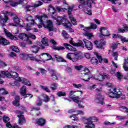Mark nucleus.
Here are the masks:
<instances>
[{
  "instance_id": "f257e3e1",
  "label": "nucleus",
  "mask_w": 128,
  "mask_h": 128,
  "mask_svg": "<svg viewBox=\"0 0 128 128\" xmlns=\"http://www.w3.org/2000/svg\"><path fill=\"white\" fill-rule=\"evenodd\" d=\"M48 10L50 13V14H52V18H54L56 21V24L58 26H60L63 23L64 26L66 28L67 30H69L70 32H74V29L72 28V24L70 23L68 20L66 19V16H64L63 17L56 16H54V15L56 14V10L52 6L50 5L48 7Z\"/></svg>"
},
{
  "instance_id": "f03ea898",
  "label": "nucleus",
  "mask_w": 128,
  "mask_h": 128,
  "mask_svg": "<svg viewBox=\"0 0 128 128\" xmlns=\"http://www.w3.org/2000/svg\"><path fill=\"white\" fill-rule=\"evenodd\" d=\"M2 14H4V18H2V16L0 14V24L2 22H6L8 20V16H15L13 18L14 23H10L8 24V26H21L22 28L26 26V25L24 24V21L18 18V16H16L14 14L10 13L8 11H3Z\"/></svg>"
},
{
  "instance_id": "7ed1b4c3",
  "label": "nucleus",
  "mask_w": 128,
  "mask_h": 128,
  "mask_svg": "<svg viewBox=\"0 0 128 128\" xmlns=\"http://www.w3.org/2000/svg\"><path fill=\"white\" fill-rule=\"evenodd\" d=\"M2 76H6L7 78H12L15 80L16 81L14 82V84L16 86H20V82H22V84H24L26 86H32L30 81L24 78L18 76V74L16 72L11 71L10 73L8 71H2Z\"/></svg>"
},
{
  "instance_id": "20e7f679",
  "label": "nucleus",
  "mask_w": 128,
  "mask_h": 128,
  "mask_svg": "<svg viewBox=\"0 0 128 128\" xmlns=\"http://www.w3.org/2000/svg\"><path fill=\"white\" fill-rule=\"evenodd\" d=\"M90 74V71L88 68H84L82 72V74H83L82 76H84L82 80L84 82H88L90 78H94V80H99V82H102L104 78L110 80V76L106 74V73H103L102 75L99 74L98 75V78H96L94 75H92Z\"/></svg>"
},
{
  "instance_id": "39448f33",
  "label": "nucleus",
  "mask_w": 128,
  "mask_h": 128,
  "mask_svg": "<svg viewBox=\"0 0 128 128\" xmlns=\"http://www.w3.org/2000/svg\"><path fill=\"white\" fill-rule=\"evenodd\" d=\"M47 18L48 16L45 14H43L40 16H35V20H39L37 26L38 28H42L44 26L45 28L48 30L49 32H52L54 30L52 22L50 20H48L46 22L44 21V18Z\"/></svg>"
},
{
  "instance_id": "423d86ee",
  "label": "nucleus",
  "mask_w": 128,
  "mask_h": 128,
  "mask_svg": "<svg viewBox=\"0 0 128 128\" xmlns=\"http://www.w3.org/2000/svg\"><path fill=\"white\" fill-rule=\"evenodd\" d=\"M82 120L84 124H86L85 128H96V126L93 122H98V120L94 116H91L89 118L84 116L82 118Z\"/></svg>"
},
{
  "instance_id": "0eeeda50",
  "label": "nucleus",
  "mask_w": 128,
  "mask_h": 128,
  "mask_svg": "<svg viewBox=\"0 0 128 128\" xmlns=\"http://www.w3.org/2000/svg\"><path fill=\"white\" fill-rule=\"evenodd\" d=\"M84 42L82 41H80V42L77 43H74L72 40L70 41V44H71L74 46H81V48H86L88 50H92V42L86 38L83 40Z\"/></svg>"
},
{
  "instance_id": "6e6552de",
  "label": "nucleus",
  "mask_w": 128,
  "mask_h": 128,
  "mask_svg": "<svg viewBox=\"0 0 128 128\" xmlns=\"http://www.w3.org/2000/svg\"><path fill=\"white\" fill-rule=\"evenodd\" d=\"M106 94L108 96L109 98H120L122 96V94L120 90L118 88H111L108 90L106 92Z\"/></svg>"
},
{
  "instance_id": "1a4fd4ad",
  "label": "nucleus",
  "mask_w": 128,
  "mask_h": 128,
  "mask_svg": "<svg viewBox=\"0 0 128 128\" xmlns=\"http://www.w3.org/2000/svg\"><path fill=\"white\" fill-rule=\"evenodd\" d=\"M90 26L85 27L83 29V30L84 31V32H83V34L84 36H86V38H87L88 40H92V38L94 37V34H92V33L88 32V30H96L98 28L96 24L92 22H91L90 24Z\"/></svg>"
},
{
  "instance_id": "9d476101",
  "label": "nucleus",
  "mask_w": 128,
  "mask_h": 128,
  "mask_svg": "<svg viewBox=\"0 0 128 128\" xmlns=\"http://www.w3.org/2000/svg\"><path fill=\"white\" fill-rule=\"evenodd\" d=\"M20 56L22 60H26L28 58H30L31 60H35L36 62H44V59L42 58V56H36L35 57L32 56V54H26L25 53H22L20 54Z\"/></svg>"
},
{
  "instance_id": "9b49d317",
  "label": "nucleus",
  "mask_w": 128,
  "mask_h": 128,
  "mask_svg": "<svg viewBox=\"0 0 128 128\" xmlns=\"http://www.w3.org/2000/svg\"><path fill=\"white\" fill-rule=\"evenodd\" d=\"M4 5L5 6L10 8V6H13V8H14V6H18V4H22L24 2V0H12L8 1L4 0Z\"/></svg>"
},
{
  "instance_id": "f8f14e48",
  "label": "nucleus",
  "mask_w": 128,
  "mask_h": 128,
  "mask_svg": "<svg viewBox=\"0 0 128 128\" xmlns=\"http://www.w3.org/2000/svg\"><path fill=\"white\" fill-rule=\"evenodd\" d=\"M66 58H68V60H72V62H78V60L80 58V54L78 53H68L66 54Z\"/></svg>"
},
{
  "instance_id": "ddd939ff",
  "label": "nucleus",
  "mask_w": 128,
  "mask_h": 128,
  "mask_svg": "<svg viewBox=\"0 0 128 128\" xmlns=\"http://www.w3.org/2000/svg\"><path fill=\"white\" fill-rule=\"evenodd\" d=\"M16 114H17L18 118V124L20 126H22L24 122H26V119H24V116L22 115L24 112H20V110H16Z\"/></svg>"
},
{
  "instance_id": "4468645a",
  "label": "nucleus",
  "mask_w": 128,
  "mask_h": 128,
  "mask_svg": "<svg viewBox=\"0 0 128 128\" xmlns=\"http://www.w3.org/2000/svg\"><path fill=\"white\" fill-rule=\"evenodd\" d=\"M99 30L100 32L99 36H100V38H102V36H110V31H108L106 27H101Z\"/></svg>"
},
{
  "instance_id": "2eb2a0df",
  "label": "nucleus",
  "mask_w": 128,
  "mask_h": 128,
  "mask_svg": "<svg viewBox=\"0 0 128 128\" xmlns=\"http://www.w3.org/2000/svg\"><path fill=\"white\" fill-rule=\"evenodd\" d=\"M72 12V6L68 7V14L69 19L70 20L73 26H76V20L74 19L72 15L71 14Z\"/></svg>"
},
{
  "instance_id": "dca6fc26",
  "label": "nucleus",
  "mask_w": 128,
  "mask_h": 128,
  "mask_svg": "<svg viewBox=\"0 0 128 128\" xmlns=\"http://www.w3.org/2000/svg\"><path fill=\"white\" fill-rule=\"evenodd\" d=\"M94 42L98 48H102L104 50L103 46H106V39H101L100 41L96 40Z\"/></svg>"
},
{
  "instance_id": "f3484780",
  "label": "nucleus",
  "mask_w": 128,
  "mask_h": 128,
  "mask_svg": "<svg viewBox=\"0 0 128 128\" xmlns=\"http://www.w3.org/2000/svg\"><path fill=\"white\" fill-rule=\"evenodd\" d=\"M20 94L22 96H24V98H32V95L31 94H26V87L25 86H23L20 88Z\"/></svg>"
},
{
  "instance_id": "a211bd4d",
  "label": "nucleus",
  "mask_w": 128,
  "mask_h": 128,
  "mask_svg": "<svg viewBox=\"0 0 128 128\" xmlns=\"http://www.w3.org/2000/svg\"><path fill=\"white\" fill-rule=\"evenodd\" d=\"M44 3L41 1H37L35 3L32 4V5H28L25 7V8L27 12H30V8H38V6H42Z\"/></svg>"
},
{
  "instance_id": "6ab92c4d",
  "label": "nucleus",
  "mask_w": 128,
  "mask_h": 128,
  "mask_svg": "<svg viewBox=\"0 0 128 128\" xmlns=\"http://www.w3.org/2000/svg\"><path fill=\"white\" fill-rule=\"evenodd\" d=\"M18 37L19 38H20V40H26V43L28 44H32V41H30V40L28 39V35H26V34L21 33L18 35Z\"/></svg>"
},
{
  "instance_id": "aec40b11",
  "label": "nucleus",
  "mask_w": 128,
  "mask_h": 128,
  "mask_svg": "<svg viewBox=\"0 0 128 128\" xmlns=\"http://www.w3.org/2000/svg\"><path fill=\"white\" fill-rule=\"evenodd\" d=\"M80 92V96L82 94V91L71 90V91H70V94H69V97L70 98H72V100H74V102H75L78 103V102H80V100H78V96H76V97L72 96V95L74 94H75V92Z\"/></svg>"
},
{
  "instance_id": "412c9836",
  "label": "nucleus",
  "mask_w": 128,
  "mask_h": 128,
  "mask_svg": "<svg viewBox=\"0 0 128 128\" xmlns=\"http://www.w3.org/2000/svg\"><path fill=\"white\" fill-rule=\"evenodd\" d=\"M80 4H83L84 6H87L88 8H92V0H87L86 2L85 0H77Z\"/></svg>"
},
{
  "instance_id": "4be33fe9",
  "label": "nucleus",
  "mask_w": 128,
  "mask_h": 128,
  "mask_svg": "<svg viewBox=\"0 0 128 128\" xmlns=\"http://www.w3.org/2000/svg\"><path fill=\"white\" fill-rule=\"evenodd\" d=\"M42 44H38L41 48H44V46H48V42L46 38H42L41 40Z\"/></svg>"
},
{
  "instance_id": "5701e85b",
  "label": "nucleus",
  "mask_w": 128,
  "mask_h": 128,
  "mask_svg": "<svg viewBox=\"0 0 128 128\" xmlns=\"http://www.w3.org/2000/svg\"><path fill=\"white\" fill-rule=\"evenodd\" d=\"M96 104H104V97L102 96L100 94L97 96V97L94 100Z\"/></svg>"
},
{
  "instance_id": "b1692460",
  "label": "nucleus",
  "mask_w": 128,
  "mask_h": 128,
  "mask_svg": "<svg viewBox=\"0 0 128 128\" xmlns=\"http://www.w3.org/2000/svg\"><path fill=\"white\" fill-rule=\"evenodd\" d=\"M3 120L5 124H6V126L7 128H14L12 127V124H10V118L8 117L7 116H4L3 117Z\"/></svg>"
},
{
  "instance_id": "393cba45",
  "label": "nucleus",
  "mask_w": 128,
  "mask_h": 128,
  "mask_svg": "<svg viewBox=\"0 0 128 128\" xmlns=\"http://www.w3.org/2000/svg\"><path fill=\"white\" fill-rule=\"evenodd\" d=\"M110 74L112 76H116L119 80H122V78H124V76H122L120 72H116V70L111 71Z\"/></svg>"
},
{
  "instance_id": "a878e982",
  "label": "nucleus",
  "mask_w": 128,
  "mask_h": 128,
  "mask_svg": "<svg viewBox=\"0 0 128 128\" xmlns=\"http://www.w3.org/2000/svg\"><path fill=\"white\" fill-rule=\"evenodd\" d=\"M4 30L6 36L9 38H10V40H17L18 38L12 36V33L6 30V29L4 28Z\"/></svg>"
},
{
  "instance_id": "bb28decb",
  "label": "nucleus",
  "mask_w": 128,
  "mask_h": 128,
  "mask_svg": "<svg viewBox=\"0 0 128 128\" xmlns=\"http://www.w3.org/2000/svg\"><path fill=\"white\" fill-rule=\"evenodd\" d=\"M94 54L96 56L100 64H102V62H108V59L106 58L102 59V56H100V54H98V52H94Z\"/></svg>"
},
{
  "instance_id": "cd10ccee",
  "label": "nucleus",
  "mask_w": 128,
  "mask_h": 128,
  "mask_svg": "<svg viewBox=\"0 0 128 128\" xmlns=\"http://www.w3.org/2000/svg\"><path fill=\"white\" fill-rule=\"evenodd\" d=\"M84 4H80L78 6L79 8H82V10L84 12H86L88 16H92V10H88V8H84Z\"/></svg>"
},
{
  "instance_id": "c85d7f7f",
  "label": "nucleus",
  "mask_w": 128,
  "mask_h": 128,
  "mask_svg": "<svg viewBox=\"0 0 128 128\" xmlns=\"http://www.w3.org/2000/svg\"><path fill=\"white\" fill-rule=\"evenodd\" d=\"M50 76L53 80H58V76L56 75V72L54 69H50Z\"/></svg>"
},
{
  "instance_id": "c756f323",
  "label": "nucleus",
  "mask_w": 128,
  "mask_h": 128,
  "mask_svg": "<svg viewBox=\"0 0 128 128\" xmlns=\"http://www.w3.org/2000/svg\"><path fill=\"white\" fill-rule=\"evenodd\" d=\"M0 44H2V46H8V44H10V42L0 36Z\"/></svg>"
},
{
  "instance_id": "7c9ffc66",
  "label": "nucleus",
  "mask_w": 128,
  "mask_h": 128,
  "mask_svg": "<svg viewBox=\"0 0 128 128\" xmlns=\"http://www.w3.org/2000/svg\"><path fill=\"white\" fill-rule=\"evenodd\" d=\"M36 124H38V126H44V124H46V120L42 118L37 119L36 120Z\"/></svg>"
},
{
  "instance_id": "2f4dec72",
  "label": "nucleus",
  "mask_w": 128,
  "mask_h": 128,
  "mask_svg": "<svg viewBox=\"0 0 128 128\" xmlns=\"http://www.w3.org/2000/svg\"><path fill=\"white\" fill-rule=\"evenodd\" d=\"M64 46H65L66 48L68 50H72V52H76V49L74 46H70V44L64 43Z\"/></svg>"
},
{
  "instance_id": "473e14b6",
  "label": "nucleus",
  "mask_w": 128,
  "mask_h": 128,
  "mask_svg": "<svg viewBox=\"0 0 128 128\" xmlns=\"http://www.w3.org/2000/svg\"><path fill=\"white\" fill-rule=\"evenodd\" d=\"M4 94H8V92L4 88H0V96H2ZM4 100V97L0 96V100Z\"/></svg>"
},
{
  "instance_id": "72a5a7b5",
  "label": "nucleus",
  "mask_w": 128,
  "mask_h": 128,
  "mask_svg": "<svg viewBox=\"0 0 128 128\" xmlns=\"http://www.w3.org/2000/svg\"><path fill=\"white\" fill-rule=\"evenodd\" d=\"M25 19L27 22H31L32 24H34V20H32V16L29 14H26L25 16Z\"/></svg>"
},
{
  "instance_id": "f704fd0d",
  "label": "nucleus",
  "mask_w": 128,
  "mask_h": 128,
  "mask_svg": "<svg viewBox=\"0 0 128 128\" xmlns=\"http://www.w3.org/2000/svg\"><path fill=\"white\" fill-rule=\"evenodd\" d=\"M40 48H42L41 47H40V46H34L32 48L31 50L33 54H36L38 52V50H40Z\"/></svg>"
},
{
  "instance_id": "c9c22d12",
  "label": "nucleus",
  "mask_w": 128,
  "mask_h": 128,
  "mask_svg": "<svg viewBox=\"0 0 128 128\" xmlns=\"http://www.w3.org/2000/svg\"><path fill=\"white\" fill-rule=\"evenodd\" d=\"M13 104L15 106H20V96H16L15 100L13 102Z\"/></svg>"
},
{
  "instance_id": "e433bc0d",
  "label": "nucleus",
  "mask_w": 128,
  "mask_h": 128,
  "mask_svg": "<svg viewBox=\"0 0 128 128\" xmlns=\"http://www.w3.org/2000/svg\"><path fill=\"white\" fill-rule=\"evenodd\" d=\"M123 68L125 72H128V60H124V63L123 64Z\"/></svg>"
},
{
  "instance_id": "4c0bfd02",
  "label": "nucleus",
  "mask_w": 128,
  "mask_h": 128,
  "mask_svg": "<svg viewBox=\"0 0 128 128\" xmlns=\"http://www.w3.org/2000/svg\"><path fill=\"white\" fill-rule=\"evenodd\" d=\"M41 56H45L48 58V59L44 60V62L46 60H52V56H50V55L48 53H42L41 54Z\"/></svg>"
},
{
  "instance_id": "58836bf2",
  "label": "nucleus",
  "mask_w": 128,
  "mask_h": 128,
  "mask_svg": "<svg viewBox=\"0 0 128 128\" xmlns=\"http://www.w3.org/2000/svg\"><path fill=\"white\" fill-rule=\"evenodd\" d=\"M54 57L55 58H56L57 62H64L66 60L58 56V55H54Z\"/></svg>"
},
{
  "instance_id": "ea45409f",
  "label": "nucleus",
  "mask_w": 128,
  "mask_h": 128,
  "mask_svg": "<svg viewBox=\"0 0 128 128\" xmlns=\"http://www.w3.org/2000/svg\"><path fill=\"white\" fill-rule=\"evenodd\" d=\"M118 38L120 40L121 42H122V44H124V42H128V38L126 39V37H124L122 36H118Z\"/></svg>"
},
{
  "instance_id": "a19ab883",
  "label": "nucleus",
  "mask_w": 128,
  "mask_h": 128,
  "mask_svg": "<svg viewBox=\"0 0 128 128\" xmlns=\"http://www.w3.org/2000/svg\"><path fill=\"white\" fill-rule=\"evenodd\" d=\"M10 50H12L13 52H20V49L16 46H11L10 47Z\"/></svg>"
},
{
  "instance_id": "79ce46f5",
  "label": "nucleus",
  "mask_w": 128,
  "mask_h": 128,
  "mask_svg": "<svg viewBox=\"0 0 128 128\" xmlns=\"http://www.w3.org/2000/svg\"><path fill=\"white\" fill-rule=\"evenodd\" d=\"M90 62L92 64H98V60L96 58H93L90 60Z\"/></svg>"
},
{
  "instance_id": "37998d69",
  "label": "nucleus",
  "mask_w": 128,
  "mask_h": 128,
  "mask_svg": "<svg viewBox=\"0 0 128 128\" xmlns=\"http://www.w3.org/2000/svg\"><path fill=\"white\" fill-rule=\"evenodd\" d=\"M42 96L44 98L43 100L44 102H50V97H48L46 94H42Z\"/></svg>"
},
{
  "instance_id": "c03bdc74",
  "label": "nucleus",
  "mask_w": 128,
  "mask_h": 128,
  "mask_svg": "<svg viewBox=\"0 0 128 128\" xmlns=\"http://www.w3.org/2000/svg\"><path fill=\"white\" fill-rule=\"evenodd\" d=\"M69 118H71L72 120H76V122H78V118L76 116V114L70 116Z\"/></svg>"
},
{
  "instance_id": "a18cd8bd",
  "label": "nucleus",
  "mask_w": 128,
  "mask_h": 128,
  "mask_svg": "<svg viewBox=\"0 0 128 128\" xmlns=\"http://www.w3.org/2000/svg\"><path fill=\"white\" fill-rule=\"evenodd\" d=\"M38 102L36 103V106H40L42 104V100L40 97L38 98Z\"/></svg>"
},
{
  "instance_id": "49530a36",
  "label": "nucleus",
  "mask_w": 128,
  "mask_h": 128,
  "mask_svg": "<svg viewBox=\"0 0 128 128\" xmlns=\"http://www.w3.org/2000/svg\"><path fill=\"white\" fill-rule=\"evenodd\" d=\"M77 104H78V108H84V102L78 101Z\"/></svg>"
},
{
  "instance_id": "de8ad7c7",
  "label": "nucleus",
  "mask_w": 128,
  "mask_h": 128,
  "mask_svg": "<svg viewBox=\"0 0 128 128\" xmlns=\"http://www.w3.org/2000/svg\"><path fill=\"white\" fill-rule=\"evenodd\" d=\"M40 88L44 90H45V92H50V89H48V88L46 86L41 85L40 86Z\"/></svg>"
},
{
  "instance_id": "09e8293b",
  "label": "nucleus",
  "mask_w": 128,
  "mask_h": 128,
  "mask_svg": "<svg viewBox=\"0 0 128 128\" xmlns=\"http://www.w3.org/2000/svg\"><path fill=\"white\" fill-rule=\"evenodd\" d=\"M112 56H114L115 60H118V52H114L112 54Z\"/></svg>"
},
{
  "instance_id": "8fccbe9b",
  "label": "nucleus",
  "mask_w": 128,
  "mask_h": 128,
  "mask_svg": "<svg viewBox=\"0 0 128 128\" xmlns=\"http://www.w3.org/2000/svg\"><path fill=\"white\" fill-rule=\"evenodd\" d=\"M62 35L65 38H70V36L66 33V32L64 30H62Z\"/></svg>"
},
{
  "instance_id": "3c124183",
  "label": "nucleus",
  "mask_w": 128,
  "mask_h": 128,
  "mask_svg": "<svg viewBox=\"0 0 128 128\" xmlns=\"http://www.w3.org/2000/svg\"><path fill=\"white\" fill-rule=\"evenodd\" d=\"M66 92H59L57 93V96H66Z\"/></svg>"
},
{
  "instance_id": "603ef678",
  "label": "nucleus",
  "mask_w": 128,
  "mask_h": 128,
  "mask_svg": "<svg viewBox=\"0 0 128 128\" xmlns=\"http://www.w3.org/2000/svg\"><path fill=\"white\" fill-rule=\"evenodd\" d=\"M28 38V40H30V38H32V40H36V36L34 34H32L30 33H28V35H27Z\"/></svg>"
},
{
  "instance_id": "864d4df0",
  "label": "nucleus",
  "mask_w": 128,
  "mask_h": 128,
  "mask_svg": "<svg viewBox=\"0 0 128 128\" xmlns=\"http://www.w3.org/2000/svg\"><path fill=\"white\" fill-rule=\"evenodd\" d=\"M72 86L74 88H82V84H72Z\"/></svg>"
},
{
  "instance_id": "5fc2aeb1",
  "label": "nucleus",
  "mask_w": 128,
  "mask_h": 128,
  "mask_svg": "<svg viewBox=\"0 0 128 128\" xmlns=\"http://www.w3.org/2000/svg\"><path fill=\"white\" fill-rule=\"evenodd\" d=\"M83 68H84V66L82 65L74 66V68L75 70H82Z\"/></svg>"
},
{
  "instance_id": "6e6d98bb",
  "label": "nucleus",
  "mask_w": 128,
  "mask_h": 128,
  "mask_svg": "<svg viewBox=\"0 0 128 128\" xmlns=\"http://www.w3.org/2000/svg\"><path fill=\"white\" fill-rule=\"evenodd\" d=\"M118 44H120V42H118L117 44H112L111 48H112V50H116L118 48Z\"/></svg>"
},
{
  "instance_id": "4d7b16f0",
  "label": "nucleus",
  "mask_w": 128,
  "mask_h": 128,
  "mask_svg": "<svg viewBox=\"0 0 128 128\" xmlns=\"http://www.w3.org/2000/svg\"><path fill=\"white\" fill-rule=\"evenodd\" d=\"M56 9L57 10L58 12H64V10H68L66 8H62L60 6L56 7Z\"/></svg>"
},
{
  "instance_id": "13d9d810",
  "label": "nucleus",
  "mask_w": 128,
  "mask_h": 128,
  "mask_svg": "<svg viewBox=\"0 0 128 128\" xmlns=\"http://www.w3.org/2000/svg\"><path fill=\"white\" fill-rule=\"evenodd\" d=\"M7 64L6 62H4V61L0 60V66L1 68H4V66H6Z\"/></svg>"
},
{
  "instance_id": "bf43d9fd",
  "label": "nucleus",
  "mask_w": 128,
  "mask_h": 128,
  "mask_svg": "<svg viewBox=\"0 0 128 128\" xmlns=\"http://www.w3.org/2000/svg\"><path fill=\"white\" fill-rule=\"evenodd\" d=\"M57 86H57L56 84L53 83L51 85V88L52 90H56Z\"/></svg>"
},
{
  "instance_id": "052dcab7",
  "label": "nucleus",
  "mask_w": 128,
  "mask_h": 128,
  "mask_svg": "<svg viewBox=\"0 0 128 128\" xmlns=\"http://www.w3.org/2000/svg\"><path fill=\"white\" fill-rule=\"evenodd\" d=\"M76 112L77 114H82V116L84 114V112L82 110H76Z\"/></svg>"
},
{
  "instance_id": "680f3d73",
  "label": "nucleus",
  "mask_w": 128,
  "mask_h": 128,
  "mask_svg": "<svg viewBox=\"0 0 128 128\" xmlns=\"http://www.w3.org/2000/svg\"><path fill=\"white\" fill-rule=\"evenodd\" d=\"M63 128H78L76 126H65Z\"/></svg>"
},
{
  "instance_id": "e2e57ef3",
  "label": "nucleus",
  "mask_w": 128,
  "mask_h": 128,
  "mask_svg": "<svg viewBox=\"0 0 128 128\" xmlns=\"http://www.w3.org/2000/svg\"><path fill=\"white\" fill-rule=\"evenodd\" d=\"M96 88V85L94 84L91 86H89L88 87V90H94V88Z\"/></svg>"
},
{
  "instance_id": "0e129e2a",
  "label": "nucleus",
  "mask_w": 128,
  "mask_h": 128,
  "mask_svg": "<svg viewBox=\"0 0 128 128\" xmlns=\"http://www.w3.org/2000/svg\"><path fill=\"white\" fill-rule=\"evenodd\" d=\"M116 118L118 120H126V116H116Z\"/></svg>"
},
{
  "instance_id": "69168bd1",
  "label": "nucleus",
  "mask_w": 128,
  "mask_h": 128,
  "mask_svg": "<svg viewBox=\"0 0 128 128\" xmlns=\"http://www.w3.org/2000/svg\"><path fill=\"white\" fill-rule=\"evenodd\" d=\"M118 32L124 33V32H126V30H124V29L122 28H119L118 29Z\"/></svg>"
},
{
  "instance_id": "338daca9",
  "label": "nucleus",
  "mask_w": 128,
  "mask_h": 128,
  "mask_svg": "<svg viewBox=\"0 0 128 128\" xmlns=\"http://www.w3.org/2000/svg\"><path fill=\"white\" fill-rule=\"evenodd\" d=\"M84 56L86 58H90V56H92V55L90 53H85L84 54Z\"/></svg>"
},
{
  "instance_id": "774afa93",
  "label": "nucleus",
  "mask_w": 128,
  "mask_h": 128,
  "mask_svg": "<svg viewBox=\"0 0 128 128\" xmlns=\"http://www.w3.org/2000/svg\"><path fill=\"white\" fill-rule=\"evenodd\" d=\"M55 50H64V47L58 46V47L55 48Z\"/></svg>"
}]
</instances>
